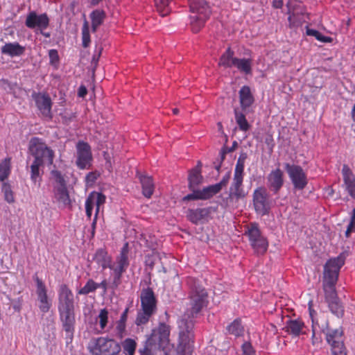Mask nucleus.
Instances as JSON below:
<instances>
[{"label":"nucleus","mask_w":355,"mask_h":355,"mask_svg":"<svg viewBox=\"0 0 355 355\" xmlns=\"http://www.w3.org/2000/svg\"><path fill=\"white\" fill-rule=\"evenodd\" d=\"M54 195L56 200L59 203V207L66 208L71 207V200L67 188L54 189Z\"/></svg>","instance_id":"nucleus-26"},{"label":"nucleus","mask_w":355,"mask_h":355,"mask_svg":"<svg viewBox=\"0 0 355 355\" xmlns=\"http://www.w3.org/2000/svg\"><path fill=\"white\" fill-rule=\"evenodd\" d=\"M227 153V147L223 146L220 151L219 158H218L216 161L219 162L220 163H223V162L225 159V155Z\"/></svg>","instance_id":"nucleus-61"},{"label":"nucleus","mask_w":355,"mask_h":355,"mask_svg":"<svg viewBox=\"0 0 355 355\" xmlns=\"http://www.w3.org/2000/svg\"><path fill=\"white\" fill-rule=\"evenodd\" d=\"M99 174L97 172H89L85 178L87 183H94L97 180Z\"/></svg>","instance_id":"nucleus-59"},{"label":"nucleus","mask_w":355,"mask_h":355,"mask_svg":"<svg viewBox=\"0 0 355 355\" xmlns=\"http://www.w3.org/2000/svg\"><path fill=\"white\" fill-rule=\"evenodd\" d=\"M87 198H90L94 205H96L95 214H98L101 206L105 202V196L102 193L92 191L88 195Z\"/></svg>","instance_id":"nucleus-35"},{"label":"nucleus","mask_w":355,"mask_h":355,"mask_svg":"<svg viewBox=\"0 0 355 355\" xmlns=\"http://www.w3.org/2000/svg\"><path fill=\"white\" fill-rule=\"evenodd\" d=\"M252 247L257 254H263L268 249V243L266 238L259 239V240L251 243Z\"/></svg>","instance_id":"nucleus-43"},{"label":"nucleus","mask_w":355,"mask_h":355,"mask_svg":"<svg viewBox=\"0 0 355 355\" xmlns=\"http://www.w3.org/2000/svg\"><path fill=\"white\" fill-rule=\"evenodd\" d=\"M44 164L35 160H34L31 165V179L34 183L41 180L40 167L42 166Z\"/></svg>","instance_id":"nucleus-42"},{"label":"nucleus","mask_w":355,"mask_h":355,"mask_svg":"<svg viewBox=\"0 0 355 355\" xmlns=\"http://www.w3.org/2000/svg\"><path fill=\"white\" fill-rule=\"evenodd\" d=\"M51 174L55 182L58 184L57 187H55L54 189H64L67 188L66 181L62 175V173L57 170H53L51 172Z\"/></svg>","instance_id":"nucleus-47"},{"label":"nucleus","mask_w":355,"mask_h":355,"mask_svg":"<svg viewBox=\"0 0 355 355\" xmlns=\"http://www.w3.org/2000/svg\"><path fill=\"white\" fill-rule=\"evenodd\" d=\"M234 55V51L229 46L220 56L218 65L225 68L233 67V60L235 58Z\"/></svg>","instance_id":"nucleus-32"},{"label":"nucleus","mask_w":355,"mask_h":355,"mask_svg":"<svg viewBox=\"0 0 355 355\" xmlns=\"http://www.w3.org/2000/svg\"><path fill=\"white\" fill-rule=\"evenodd\" d=\"M94 260L101 266L103 269H105L107 268L112 269L111 258L108 256L107 252L104 249L101 248L96 250L94 257Z\"/></svg>","instance_id":"nucleus-27"},{"label":"nucleus","mask_w":355,"mask_h":355,"mask_svg":"<svg viewBox=\"0 0 355 355\" xmlns=\"http://www.w3.org/2000/svg\"><path fill=\"white\" fill-rule=\"evenodd\" d=\"M94 206V205L91 202L90 198H87L86 201H85V211H86V215L89 219L91 218Z\"/></svg>","instance_id":"nucleus-58"},{"label":"nucleus","mask_w":355,"mask_h":355,"mask_svg":"<svg viewBox=\"0 0 355 355\" xmlns=\"http://www.w3.org/2000/svg\"><path fill=\"white\" fill-rule=\"evenodd\" d=\"M157 12L162 17L166 16L171 11L169 0H155Z\"/></svg>","instance_id":"nucleus-41"},{"label":"nucleus","mask_w":355,"mask_h":355,"mask_svg":"<svg viewBox=\"0 0 355 355\" xmlns=\"http://www.w3.org/2000/svg\"><path fill=\"white\" fill-rule=\"evenodd\" d=\"M10 173L9 162L6 159L0 164V180L3 181Z\"/></svg>","instance_id":"nucleus-53"},{"label":"nucleus","mask_w":355,"mask_h":355,"mask_svg":"<svg viewBox=\"0 0 355 355\" xmlns=\"http://www.w3.org/2000/svg\"><path fill=\"white\" fill-rule=\"evenodd\" d=\"M121 275L119 274H114V279H113V282H112V286L114 288H117L119 286V285L121 284Z\"/></svg>","instance_id":"nucleus-62"},{"label":"nucleus","mask_w":355,"mask_h":355,"mask_svg":"<svg viewBox=\"0 0 355 355\" xmlns=\"http://www.w3.org/2000/svg\"><path fill=\"white\" fill-rule=\"evenodd\" d=\"M98 318L100 319L101 328L103 329L107 323L108 311L105 309H101L98 315Z\"/></svg>","instance_id":"nucleus-55"},{"label":"nucleus","mask_w":355,"mask_h":355,"mask_svg":"<svg viewBox=\"0 0 355 355\" xmlns=\"http://www.w3.org/2000/svg\"><path fill=\"white\" fill-rule=\"evenodd\" d=\"M49 56L50 60V64L55 65L59 62V55L58 51L55 49H51L49 51Z\"/></svg>","instance_id":"nucleus-56"},{"label":"nucleus","mask_w":355,"mask_h":355,"mask_svg":"<svg viewBox=\"0 0 355 355\" xmlns=\"http://www.w3.org/2000/svg\"><path fill=\"white\" fill-rule=\"evenodd\" d=\"M116 329L119 334H122L125 329V322H121L119 320L118 324L116 325Z\"/></svg>","instance_id":"nucleus-64"},{"label":"nucleus","mask_w":355,"mask_h":355,"mask_svg":"<svg viewBox=\"0 0 355 355\" xmlns=\"http://www.w3.org/2000/svg\"><path fill=\"white\" fill-rule=\"evenodd\" d=\"M226 329L228 334L236 337L241 336L244 331V328L242 326L241 321L239 318L235 319L227 327Z\"/></svg>","instance_id":"nucleus-36"},{"label":"nucleus","mask_w":355,"mask_h":355,"mask_svg":"<svg viewBox=\"0 0 355 355\" xmlns=\"http://www.w3.org/2000/svg\"><path fill=\"white\" fill-rule=\"evenodd\" d=\"M284 183V173L279 168L272 170L267 176V187L275 195L279 193Z\"/></svg>","instance_id":"nucleus-16"},{"label":"nucleus","mask_w":355,"mask_h":355,"mask_svg":"<svg viewBox=\"0 0 355 355\" xmlns=\"http://www.w3.org/2000/svg\"><path fill=\"white\" fill-rule=\"evenodd\" d=\"M155 313L151 312L150 311H146V309H142L141 311H139L135 320V324L137 326H140L142 324H146L150 318Z\"/></svg>","instance_id":"nucleus-40"},{"label":"nucleus","mask_w":355,"mask_h":355,"mask_svg":"<svg viewBox=\"0 0 355 355\" xmlns=\"http://www.w3.org/2000/svg\"><path fill=\"white\" fill-rule=\"evenodd\" d=\"M209 16H205L204 14H193L191 15V27L193 33H198L204 26L206 20Z\"/></svg>","instance_id":"nucleus-28"},{"label":"nucleus","mask_w":355,"mask_h":355,"mask_svg":"<svg viewBox=\"0 0 355 355\" xmlns=\"http://www.w3.org/2000/svg\"><path fill=\"white\" fill-rule=\"evenodd\" d=\"M97 289V283L93 279H89L86 284L78 291V295H87L94 292Z\"/></svg>","instance_id":"nucleus-46"},{"label":"nucleus","mask_w":355,"mask_h":355,"mask_svg":"<svg viewBox=\"0 0 355 355\" xmlns=\"http://www.w3.org/2000/svg\"><path fill=\"white\" fill-rule=\"evenodd\" d=\"M179 338L175 349L176 355H191L194 340V323L186 319L178 322Z\"/></svg>","instance_id":"nucleus-4"},{"label":"nucleus","mask_w":355,"mask_h":355,"mask_svg":"<svg viewBox=\"0 0 355 355\" xmlns=\"http://www.w3.org/2000/svg\"><path fill=\"white\" fill-rule=\"evenodd\" d=\"M303 327L304 323L300 320H288L286 322L285 328L286 329V331L288 334L294 336H300Z\"/></svg>","instance_id":"nucleus-31"},{"label":"nucleus","mask_w":355,"mask_h":355,"mask_svg":"<svg viewBox=\"0 0 355 355\" xmlns=\"http://www.w3.org/2000/svg\"><path fill=\"white\" fill-rule=\"evenodd\" d=\"M140 297L141 309L155 313L157 300L153 289L150 287L142 289Z\"/></svg>","instance_id":"nucleus-17"},{"label":"nucleus","mask_w":355,"mask_h":355,"mask_svg":"<svg viewBox=\"0 0 355 355\" xmlns=\"http://www.w3.org/2000/svg\"><path fill=\"white\" fill-rule=\"evenodd\" d=\"M123 352L128 355H135L137 343L132 338H126L122 343Z\"/></svg>","instance_id":"nucleus-44"},{"label":"nucleus","mask_w":355,"mask_h":355,"mask_svg":"<svg viewBox=\"0 0 355 355\" xmlns=\"http://www.w3.org/2000/svg\"><path fill=\"white\" fill-rule=\"evenodd\" d=\"M28 150L30 154L34 157V160L44 164L51 165L53 162L54 152L49 148L44 143L34 137L31 139Z\"/></svg>","instance_id":"nucleus-6"},{"label":"nucleus","mask_w":355,"mask_h":355,"mask_svg":"<svg viewBox=\"0 0 355 355\" xmlns=\"http://www.w3.org/2000/svg\"><path fill=\"white\" fill-rule=\"evenodd\" d=\"M62 328L66 334L67 338L72 340L75 331V311L58 310Z\"/></svg>","instance_id":"nucleus-10"},{"label":"nucleus","mask_w":355,"mask_h":355,"mask_svg":"<svg viewBox=\"0 0 355 355\" xmlns=\"http://www.w3.org/2000/svg\"><path fill=\"white\" fill-rule=\"evenodd\" d=\"M327 303L328 304L330 311L334 315L338 318H342L344 315V306L339 298H338L337 300H332Z\"/></svg>","instance_id":"nucleus-34"},{"label":"nucleus","mask_w":355,"mask_h":355,"mask_svg":"<svg viewBox=\"0 0 355 355\" xmlns=\"http://www.w3.org/2000/svg\"><path fill=\"white\" fill-rule=\"evenodd\" d=\"M77 159L76 164L80 169L89 168L92 161L90 146L84 141H78L76 145Z\"/></svg>","instance_id":"nucleus-9"},{"label":"nucleus","mask_w":355,"mask_h":355,"mask_svg":"<svg viewBox=\"0 0 355 355\" xmlns=\"http://www.w3.org/2000/svg\"><path fill=\"white\" fill-rule=\"evenodd\" d=\"M201 173L202 171H196L192 169L189 171V189H194V188H198V187L202 183L204 178Z\"/></svg>","instance_id":"nucleus-29"},{"label":"nucleus","mask_w":355,"mask_h":355,"mask_svg":"<svg viewBox=\"0 0 355 355\" xmlns=\"http://www.w3.org/2000/svg\"><path fill=\"white\" fill-rule=\"evenodd\" d=\"M252 198L256 212L261 216L268 214L270 209V203L268 198L269 194L266 189L263 187L257 188L253 192Z\"/></svg>","instance_id":"nucleus-8"},{"label":"nucleus","mask_w":355,"mask_h":355,"mask_svg":"<svg viewBox=\"0 0 355 355\" xmlns=\"http://www.w3.org/2000/svg\"><path fill=\"white\" fill-rule=\"evenodd\" d=\"M24 51L25 47L20 45L18 42L6 43L1 48V52L3 55H6L11 58L20 56L24 53Z\"/></svg>","instance_id":"nucleus-25"},{"label":"nucleus","mask_w":355,"mask_h":355,"mask_svg":"<svg viewBox=\"0 0 355 355\" xmlns=\"http://www.w3.org/2000/svg\"><path fill=\"white\" fill-rule=\"evenodd\" d=\"M136 176L141 184L143 195L146 198H150L153 194L155 188L152 177L143 175L139 171H137Z\"/></svg>","instance_id":"nucleus-23"},{"label":"nucleus","mask_w":355,"mask_h":355,"mask_svg":"<svg viewBox=\"0 0 355 355\" xmlns=\"http://www.w3.org/2000/svg\"><path fill=\"white\" fill-rule=\"evenodd\" d=\"M26 26L29 28L46 29L49 25V18L46 13L37 15L35 11L30 12L26 19Z\"/></svg>","instance_id":"nucleus-14"},{"label":"nucleus","mask_w":355,"mask_h":355,"mask_svg":"<svg viewBox=\"0 0 355 355\" xmlns=\"http://www.w3.org/2000/svg\"><path fill=\"white\" fill-rule=\"evenodd\" d=\"M233 66L245 74H250L252 73V60L250 58H234L233 60Z\"/></svg>","instance_id":"nucleus-30"},{"label":"nucleus","mask_w":355,"mask_h":355,"mask_svg":"<svg viewBox=\"0 0 355 355\" xmlns=\"http://www.w3.org/2000/svg\"><path fill=\"white\" fill-rule=\"evenodd\" d=\"M170 327L160 322L147 337L144 347L139 349L140 355H155L157 351L164 350L169 344Z\"/></svg>","instance_id":"nucleus-3"},{"label":"nucleus","mask_w":355,"mask_h":355,"mask_svg":"<svg viewBox=\"0 0 355 355\" xmlns=\"http://www.w3.org/2000/svg\"><path fill=\"white\" fill-rule=\"evenodd\" d=\"M191 193L185 196L183 198V201L189 200H206L213 197L209 187H204L202 189H189Z\"/></svg>","instance_id":"nucleus-21"},{"label":"nucleus","mask_w":355,"mask_h":355,"mask_svg":"<svg viewBox=\"0 0 355 355\" xmlns=\"http://www.w3.org/2000/svg\"><path fill=\"white\" fill-rule=\"evenodd\" d=\"M329 345L331 346L332 355H347V351L343 340H338Z\"/></svg>","instance_id":"nucleus-39"},{"label":"nucleus","mask_w":355,"mask_h":355,"mask_svg":"<svg viewBox=\"0 0 355 355\" xmlns=\"http://www.w3.org/2000/svg\"><path fill=\"white\" fill-rule=\"evenodd\" d=\"M344 186L349 196L355 200V175L350 168L344 164L342 168Z\"/></svg>","instance_id":"nucleus-19"},{"label":"nucleus","mask_w":355,"mask_h":355,"mask_svg":"<svg viewBox=\"0 0 355 355\" xmlns=\"http://www.w3.org/2000/svg\"><path fill=\"white\" fill-rule=\"evenodd\" d=\"M83 46L87 48L90 44V35L88 22L85 20L82 28Z\"/></svg>","instance_id":"nucleus-50"},{"label":"nucleus","mask_w":355,"mask_h":355,"mask_svg":"<svg viewBox=\"0 0 355 355\" xmlns=\"http://www.w3.org/2000/svg\"><path fill=\"white\" fill-rule=\"evenodd\" d=\"M58 309L75 311L73 294L67 284L60 286Z\"/></svg>","instance_id":"nucleus-11"},{"label":"nucleus","mask_w":355,"mask_h":355,"mask_svg":"<svg viewBox=\"0 0 355 355\" xmlns=\"http://www.w3.org/2000/svg\"><path fill=\"white\" fill-rule=\"evenodd\" d=\"M306 35L310 36L315 37L318 41L322 42H331L332 39L330 37H327L323 35L318 31L315 29L307 28L306 29Z\"/></svg>","instance_id":"nucleus-48"},{"label":"nucleus","mask_w":355,"mask_h":355,"mask_svg":"<svg viewBox=\"0 0 355 355\" xmlns=\"http://www.w3.org/2000/svg\"><path fill=\"white\" fill-rule=\"evenodd\" d=\"M33 279L37 286L36 293L39 302V309L44 313H47L51 308V304L48 299L46 286L42 280L38 277L37 274H35L33 276Z\"/></svg>","instance_id":"nucleus-12"},{"label":"nucleus","mask_w":355,"mask_h":355,"mask_svg":"<svg viewBox=\"0 0 355 355\" xmlns=\"http://www.w3.org/2000/svg\"><path fill=\"white\" fill-rule=\"evenodd\" d=\"M212 207L189 209L186 211V218L194 225L204 224L208 221Z\"/></svg>","instance_id":"nucleus-13"},{"label":"nucleus","mask_w":355,"mask_h":355,"mask_svg":"<svg viewBox=\"0 0 355 355\" xmlns=\"http://www.w3.org/2000/svg\"><path fill=\"white\" fill-rule=\"evenodd\" d=\"M102 51H103L102 46L96 45L95 52H94V54L92 57V60L91 62V66L92 67L93 74L94 73L95 69L97 67L98 60H99V58L101 57Z\"/></svg>","instance_id":"nucleus-52"},{"label":"nucleus","mask_w":355,"mask_h":355,"mask_svg":"<svg viewBox=\"0 0 355 355\" xmlns=\"http://www.w3.org/2000/svg\"><path fill=\"white\" fill-rule=\"evenodd\" d=\"M245 234L248 236L250 243L259 240V239L265 238L262 236L259 225L257 223H250Z\"/></svg>","instance_id":"nucleus-33"},{"label":"nucleus","mask_w":355,"mask_h":355,"mask_svg":"<svg viewBox=\"0 0 355 355\" xmlns=\"http://www.w3.org/2000/svg\"><path fill=\"white\" fill-rule=\"evenodd\" d=\"M284 169L287 173L294 189L303 190L308 184V180L302 167L294 164L285 163Z\"/></svg>","instance_id":"nucleus-7"},{"label":"nucleus","mask_w":355,"mask_h":355,"mask_svg":"<svg viewBox=\"0 0 355 355\" xmlns=\"http://www.w3.org/2000/svg\"><path fill=\"white\" fill-rule=\"evenodd\" d=\"M2 192L4 194V199L8 203H12L15 201L13 192L11 189V186L8 183H3L2 184Z\"/></svg>","instance_id":"nucleus-49"},{"label":"nucleus","mask_w":355,"mask_h":355,"mask_svg":"<svg viewBox=\"0 0 355 355\" xmlns=\"http://www.w3.org/2000/svg\"><path fill=\"white\" fill-rule=\"evenodd\" d=\"M187 284L190 288L189 302L181 319H186L194 323L193 319L208 304V294L196 279L189 278Z\"/></svg>","instance_id":"nucleus-2"},{"label":"nucleus","mask_w":355,"mask_h":355,"mask_svg":"<svg viewBox=\"0 0 355 355\" xmlns=\"http://www.w3.org/2000/svg\"><path fill=\"white\" fill-rule=\"evenodd\" d=\"M87 89L86 88L85 86L84 85H80L78 88V95L79 97H85V95L87 94Z\"/></svg>","instance_id":"nucleus-63"},{"label":"nucleus","mask_w":355,"mask_h":355,"mask_svg":"<svg viewBox=\"0 0 355 355\" xmlns=\"http://www.w3.org/2000/svg\"><path fill=\"white\" fill-rule=\"evenodd\" d=\"M243 177L234 176L229 190L228 198L232 200L244 198L246 193L243 188Z\"/></svg>","instance_id":"nucleus-18"},{"label":"nucleus","mask_w":355,"mask_h":355,"mask_svg":"<svg viewBox=\"0 0 355 355\" xmlns=\"http://www.w3.org/2000/svg\"><path fill=\"white\" fill-rule=\"evenodd\" d=\"M118 264L127 268L129 265L128 255L120 254L119 257L118 258Z\"/></svg>","instance_id":"nucleus-60"},{"label":"nucleus","mask_w":355,"mask_h":355,"mask_svg":"<svg viewBox=\"0 0 355 355\" xmlns=\"http://www.w3.org/2000/svg\"><path fill=\"white\" fill-rule=\"evenodd\" d=\"M239 94L241 107L243 111L246 112L254 101L250 87L247 85L243 86L239 90Z\"/></svg>","instance_id":"nucleus-24"},{"label":"nucleus","mask_w":355,"mask_h":355,"mask_svg":"<svg viewBox=\"0 0 355 355\" xmlns=\"http://www.w3.org/2000/svg\"><path fill=\"white\" fill-rule=\"evenodd\" d=\"M244 162L237 160L234 176L243 177Z\"/></svg>","instance_id":"nucleus-57"},{"label":"nucleus","mask_w":355,"mask_h":355,"mask_svg":"<svg viewBox=\"0 0 355 355\" xmlns=\"http://www.w3.org/2000/svg\"><path fill=\"white\" fill-rule=\"evenodd\" d=\"M313 313H315V311L310 309V316H311V318L312 319V322H313V324H312V338H311V340H312V344L313 345H318V344H320L322 342V340H321L320 337H317L316 335H315V326L318 325V327H319L320 325L318 323V322H315L314 321Z\"/></svg>","instance_id":"nucleus-51"},{"label":"nucleus","mask_w":355,"mask_h":355,"mask_svg":"<svg viewBox=\"0 0 355 355\" xmlns=\"http://www.w3.org/2000/svg\"><path fill=\"white\" fill-rule=\"evenodd\" d=\"M349 252L345 250L337 257L330 259L324 266L323 290L326 302L337 300L338 297L335 284L338 280L340 268L344 265Z\"/></svg>","instance_id":"nucleus-1"},{"label":"nucleus","mask_w":355,"mask_h":355,"mask_svg":"<svg viewBox=\"0 0 355 355\" xmlns=\"http://www.w3.org/2000/svg\"><path fill=\"white\" fill-rule=\"evenodd\" d=\"M242 355H257L256 351L249 341H245L241 345Z\"/></svg>","instance_id":"nucleus-54"},{"label":"nucleus","mask_w":355,"mask_h":355,"mask_svg":"<svg viewBox=\"0 0 355 355\" xmlns=\"http://www.w3.org/2000/svg\"><path fill=\"white\" fill-rule=\"evenodd\" d=\"M32 96L35 102L37 107L40 111L42 116L51 119L52 102L49 94L35 92L33 94Z\"/></svg>","instance_id":"nucleus-15"},{"label":"nucleus","mask_w":355,"mask_h":355,"mask_svg":"<svg viewBox=\"0 0 355 355\" xmlns=\"http://www.w3.org/2000/svg\"><path fill=\"white\" fill-rule=\"evenodd\" d=\"M90 18L92 24L101 25L105 18V12L103 10H95L90 14Z\"/></svg>","instance_id":"nucleus-45"},{"label":"nucleus","mask_w":355,"mask_h":355,"mask_svg":"<svg viewBox=\"0 0 355 355\" xmlns=\"http://www.w3.org/2000/svg\"><path fill=\"white\" fill-rule=\"evenodd\" d=\"M88 349L94 355H118L121 347L114 339L99 337L91 340Z\"/></svg>","instance_id":"nucleus-5"},{"label":"nucleus","mask_w":355,"mask_h":355,"mask_svg":"<svg viewBox=\"0 0 355 355\" xmlns=\"http://www.w3.org/2000/svg\"><path fill=\"white\" fill-rule=\"evenodd\" d=\"M321 329V331L324 333L326 336V340L328 344H331L333 342H336L338 340H342V336L343 335V331L342 328L336 329H331L329 326V321L327 320H325V323L322 324L321 327L319 326Z\"/></svg>","instance_id":"nucleus-20"},{"label":"nucleus","mask_w":355,"mask_h":355,"mask_svg":"<svg viewBox=\"0 0 355 355\" xmlns=\"http://www.w3.org/2000/svg\"><path fill=\"white\" fill-rule=\"evenodd\" d=\"M230 175L231 173L228 171L218 183L208 186L213 196L219 193L223 187H226L230 179Z\"/></svg>","instance_id":"nucleus-38"},{"label":"nucleus","mask_w":355,"mask_h":355,"mask_svg":"<svg viewBox=\"0 0 355 355\" xmlns=\"http://www.w3.org/2000/svg\"><path fill=\"white\" fill-rule=\"evenodd\" d=\"M190 10L193 14H204L210 16L211 11L206 0H189Z\"/></svg>","instance_id":"nucleus-22"},{"label":"nucleus","mask_w":355,"mask_h":355,"mask_svg":"<svg viewBox=\"0 0 355 355\" xmlns=\"http://www.w3.org/2000/svg\"><path fill=\"white\" fill-rule=\"evenodd\" d=\"M234 111L235 120L239 127V129L242 131L248 130L250 128V125L246 120L245 114L240 112L238 108H235Z\"/></svg>","instance_id":"nucleus-37"}]
</instances>
